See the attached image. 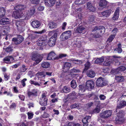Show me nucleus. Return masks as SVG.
<instances>
[{"instance_id": "6e6552de", "label": "nucleus", "mask_w": 126, "mask_h": 126, "mask_svg": "<svg viewBox=\"0 0 126 126\" xmlns=\"http://www.w3.org/2000/svg\"><path fill=\"white\" fill-rule=\"evenodd\" d=\"M47 39L46 37L41 36L37 41V43L39 46H43L47 43Z\"/></svg>"}, {"instance_id": "69168bd1", "label": "nucleus", "mask_w": 126, "mask_h": 126, "mask_svg": "<svg viewBox=\"0 0 126 126\" xmlns=\"http://www.w3.org/2000/svg\"><path fill=\"white\" fill-rule=\"evenodd\" d=\"M65 78L67 80H70L71 79V75H68L65 76Z\"/></svg>"}, {"instance_id": "680f3d73", "label": "nucleus", "mask_w": 126, "mask_h": 126, "mask_svg": "<svg viewBox=\"0 0 126 126\" xmlns=\"http://www.w3.org/2000/svg\"><path fill=\"white\" fill-rule=\"evenodd\" d=\"M119 11L120 7H118L116 8L114 14L119 15Z\"/></svg>"}, {"instance_id": "cd10ccee", "label": "nucleus", "mask_w": 126, "mask_h": 126, "mask_svg": "<svg viewBox=\"0 0 126 126\" xmlns=\"http://www.w3.org/2000/svg\"><path fill=\"white\" fill-rule=\"evenodd\" d=\"M32 25L34 28H37L40 25V24L38 21L35 20L32 22Z\"/></svg>"}, {"instance_id": "e433bc0d", "label": "nucleus", "mask_w": 126, "mask_h": 126, "mask_svg": "<svg viewBox=\"0 0 126 126\" xmlns=\"http://www.w3.org/2000/svg\"><path fill=\"white\" fill-rule=\"evenodd\" d=\"M104 60V57L103 56L99 58H97L95 60L94 63L96 64L101 63L103 62Z\"/></svg>"}, {"instance_id": "5701e85b", "label": "nucleus", "mask_w": 126, "mask_h": 126, "mask_svg": "<svg viewBox=\"0 0 126 126\" xmlns=\"http://www.w3.org/2000/svg\"><path fill=\"white\" fill-rule=\"evenodd\" d=\"M113 58V62L115 63V64L117 66H118L120 64V62L118 61V60L117 58H120L121 57L120 56H112Z\"/></svg>"}, {"instance_id": "bb28decb", "label": "nucleus", "mask_w": 126, "mask_h": 126, "mask_svg": "<svg viewBox=\"0 0 126 126\" xmlns=\"http://www.w3.org/2000/svg\"><path fill=\"white\" fill-rule=\"evenodd\" d=\"M111 11L110 10L105 11L101 13L102 16L104 18L108 17L110 15Z\"/></svg>"}, {"instance_id": "37998d69", "label": "nucleus", "mask_w": 126, "mask_h": 126, "mask_svg": "<svg viewBox=\"0 0 126 126\" xmlns=\"http://www.w3.org/2000/svg\"><path fill=\"white\" fill-rule=\"evenodd\" d=\"M49 28L52 29L56 28V23L53 22H50L49 23Z\"/></svg>"}, {"instance_id": "4468645a", "label": "nucleus", "mask_w": 126, "mask_h": 126, "mask_svg": "<svg viewBox=\"0 0 126 126\" xmlns=\"http://www.w3.org/2000/svg\"><path fill=\"white\" fill-rule=\"evenodd\" d=\"M105 31V29L104 27L103 26H99L96 27L92 31H96L98 32V33H100L101 34H103Z\"/></svg>"}, {"instance_id": "4c0bfd02", "label": "nucleus", "mask_w": 126, "mask_h": 126, "mask_svg": "<svg viewBox=\"0 0 126 126\" xmlns=\"http://www.w3.org/2000/svg\"><path fill=\"white\" fill-rule=\"evenodd\" d=\"M32 60L35 61V62L34 63L33 65H35L38 64L42 60V58H37V59L34 58L33 57L32 58Z\"/></svg>"}, {"instance_id": "423d86ee", "label": "nucleus", "mask_w": 126, "mask_h": 126, "mask_svg": "<svg viewBox=\"0 0 126 126\" xmlns=\"http://www.w3.org/2000/svg\"><path fill=\"white\" fill-rule=\"evenodd\" d=\"M55 55L56 54L53 51H51L48 54L47 59L49 60H56L58 59L59 58H60L63 57V54H60L59 55V57H55Z\"/></svg>"}, {"instance_id": "052dcab7", "label": "nucleus", "mask_w": 126, "mask_h": 126, "mask_svg": "<svg viewBox=\"0 0 126 126\" xmlns=\"http://www.w3.org/2000/svg\"><path fill=\"white\" fill-rule=\"evenodd\" d=\"M119 15L114 14L113 17L112 18V19L114 20H116L119 17Z\"/></svg>"}, {"instance_id": "774afa93", "label": "nucleus", "mask_w": 126, "mask_h": 126, "mask_svg": "<svg viewBox=\"0 0 126 126\" xmlns=\"http://www.w3.org/2000/svg\"><path fill=\"white\" fill-rule=\"evenodd\" d=\"M99 97L100 100H103L105 99L106 96L103 94H101L100 95Z\"/></svg>"}, {"instance_id": "8fccbe9b", "label": "nucleus", "mask_w": 126, "mask_h": 126, "mask_svg": "<svg viewBox=\"0 0 126 126\" xmlns=\"http://www.w3.org/2000/svg\"><path fill=\"white\" fill-rule=\"evenodd\" d=\"M28 115V118L29 119H32L33 117L34 114L31 111L28 112L27 113Z\"/></svg>"}, {"instance_id": "9b49d317", "label": "nucleus", "mask_w": 126, "mask_h": 126, "mask_svg": "<svg viewBox=\"0 0 126 126\" xmlns=\"http://www.w3.org/2000/svg\"><path fill=\"white\" fill-rule=\"evenodd\" d=\"M24 40V38L21 35H18L16 38H13L12 41L16 45H18L21 43Z\"/></svg>"}, {"instance_id": "a211bd4d", "label": "nucleus", "mask_w": 126, "mask_h": 126, "mask_svg": "<svg viewBox=\"0 0 126 126\" xmlns=\"http://www.w3.org/2000/svg\"><path fill=\"white\" fill-rule=\"evenodd\" d=\"M126 106V101H121L119 104L117 105L116 110V112H117L119 109L122 108Z\"/></svg>"}, {"instance_id": "4be33fe9", "label": "nucleus", "mask_w": 126, "mask_h": 126, "mask_svg": "<svg viewBox=\"0 0 126 126\" xmlns=\"http://www.w3.org/2000/svg\"><path fill=\"white\" fill-rule=\"evenodd\" d=\"M112 58V57H110L106 59L104 63V65L106 66L110 65L111 63H113L112 59H113Z\"/></svg>"}, {"instance_id": "72a5a7b5", "label": "nucleus", "mask_w": 126, "mask_h": 126, "mask_svg": "<svg viewBox=\"0 0 126 126\" xmlns=\"http://www.w3.org/2000/svg\"><path fill=\"white\" fill-rule=\"evenodd\" d=\"M79 91L81 93L85 92L86 90H87L86 86L81 85H79Z\"/></svg>"}, {"instance_id": "4d7b16f0", "label": "nucleus", "mask_w": 126, "mask_h": 126, "mask_svg": "<svg viewBox=\"0 0 126 126\" xmlns=\"http://www.w3.org/2000/svg\"><path fill=\"white\" fill-rule=\"evenodd\" d=\"M32 4H37L39 2V0H30Z\"/></svg>"}, {"instance_id": "473e14b6", "label": "nucleus", "mask_w": 126, "mask_h": 126, "mask_svg": "<svg viewBox=\"0 0 126 126\" xmlns=\"http://www.w3.org/2000/svg\"><path fill=\"white\" fill-rule=\"evenodd\" d=\"M52 72H45L40 73L39 74V77L40 76L41 77H44L46 75L50 76H51Z\"/></svg>"}, {"instance_id": "49530a36", "label": "nucleus", "mask_w": 126, "mask_h": 126, "mask_svg": "<svg viewBox=\"0 0 126 126\" xmlns=\"http://www.w3.org/2000/svg\"><path fill=\"white\" fill-rule=\"evenodd\" d=\"M86 1V0H76L75 3L76 4L80 5L84 3Z\"/></svg>"}, {"instance_id": "de8ad7c7", "label": "nucleus", "mask_w": 126, "mask_h": 126, "mask_svg": "<svg viewBox=\"0 0 126 126\" xmlns=\"http://www.w3.org/2000/svg\"><path fill=\"white\" fill-rule=\"evenodd\" d=\"M71 72L72 73H77L80 72V70L77 68L74 67L71 70Z\"/></svg>"}, {"instance_id": "9d476101", "label": "nucleus", "mask_w": 126, "mask_h": 126, "mask_svg": "<svg viewBox=\"0 0 126 126\" xmlns=\"http://www.w3.org/2000/svg\"><path fill=\"white\" fill-rule=\"evenodd\" d=\"M57 33H55L54 35L50 38L48 42L50 46H53L55 44L56 41V38L57 36Z\"/></svg>"}, {"instance_id": "1a4fd4ad", "label": "nucleus", "mask_w": 126, "mask_h": 126, "mask_svg": "<svg viewBox=\"0 0 126 126\" xmlns=\"http://www.w3.org/2000/svg\"><path fill=\"white\" fill-rule=\"evenodd\" d=\"M85 86L87 90L89 91H91L94 88V82L91 80H88L86 82Z\"/></svg>"}, {"instance_id": "412c9836", "label": "nucleus", "mask_w": 126, "mask_h": 126, "mask_svg": "<svg viewBox=\"0 0 126 126\" xmlns=\"http://www.w3.org/2000/svg\"><path fill=\"white\" fill-rule=\"evenodd\" d=\"M10 20L7 17H5L2 19L0 21V25H5L10 23Z\"/></svg>"}, {"instance_id": "ddd939ff", "label": "nucleus", "mask_w": 126, "mask_h": 126, "mask_svg": "<svg viewBox=\"0 0 126 126\" xmlns=\"http://www.w3.org/2000/svg\"><path fill=\"white\" fill-rule=\"evenodd\" d=\"M47 99L44 94H43L39 100L40 104L42 106L47 105Z\"/></svg>"}, {"instance_id": "f257e3e1", "label": "nucleus", "mask_w": 126, "mask_h": 126, "mask_svg": "<svg viewBox=\"0 0 126 126\" xmlns=\"http://www.w3.org/2000/svg\"><path fill=\"white\" fill-rule=\"evenodd\" d=\"M35 12V9L34 6L30 9V10H26L24 11V19L25 20L29 19L31 16H33Z\"/></svg>"}, {"instance_id": "a19ab883", "label": "nucleus", "mask_w": 126, "mask_h": 126, "mask_svg": "<svg viewBox=\"0 0 126 126\" xmlns=\"http://www.w3.org/2000/svg\"><path fill=\"white\" fill-rule=\"evenodd\" d=\"M71 65V63L69 62H65L63 64V69L66 68L67 70H68Z\"/></svg>"}, {"instance_id": "bf43d9fd", "label": "nucleus", "mask_w": 126, "mask_h": 126, "mask_svg": "<svg viewBox=\"0 0 126 126\" xmlns=\"http://www.w3.org/2000/svg\"><path fill=\"white\" fill-rule=\"evenodd\" d=\"M12 50V47L10 46L6 48L5 49L6 51L7 52H11Z\"/></svg>"}, {"instance_id": "aec40b11", "label": "nucleus", "mask_w": 126, "mask_h": 126, "mask_svg": "<svg viewBox=\"0 0 126 126\" xmlns=\"http://www.w3.org/2000/svg\"><path fill=\"white\" fill-rule=\"evenodd\" d=\"M55 0H45V5L48 7L53 6L55 2Z\"/></svg>"}, {"instance_id": "a18cd8bd", "label": "nucleus", "mask_w": 126, "mask_h": 126, "mask_svg": "<svg viewBox=\"0 0 126 126\" xmlns=\"http://www.w3.org/2000/svg\"><path fill=\"white\" fill-rule=\"evenodd\" d=\"M50 64L48 62H44L42 64V66L43 68H47L49 67Z\"/></svg>"}, {"instance_id": "f704fd0d", "label": "nucleus", "mask_w": 126, "mask_h": 126, "mask_svg": "<svg viewBox=\"0 0 126 126\" xmlns=\"http://www.w3.org/2000/svg\"><path fill=\"white\" fill-rule=\"evenodd\" d=\"M118 47L115 48L114 49V51L119 53H121L122 51V49L121 48L122 46L121 44H119L117 45Z\"/></svg>"}, {"instance_id": "0e129e2a", "label": "nucleus", "mask_w": 126, "mask_h": 126, "mask_svg": "<svg viewBox=\"0 0 126 126\" xmlns=\"http://www.w3.org/2000/svg\"><path fill=\"white\" fill-rule=\"evenodd\" d=\"M76 93H75L74 92H73L71 93H70L68 94V97L70 96H76Z\"/></svg>"}, {"instance_id": "f3484780", "label": "nucleus", "mask_w": 126, "mask_h": 126, "mask_svg": "<svg viewBox=\"0 0 126 126\" xmlns=\"http://www.w3.org/2000/svg\"><path fill=\"white\" fill-rule=\"evenodd\" d=\"M87 9L92 12H94L96 10V8L93 6L91 2L87 3Z\"/></svg>"}, {"instance_id": "c03bdc74", "label": "nucleus", "mask_w": 126, "mask_h": 126, "mask_svg": "<svg viewBox=\"0 0 126 126\" xmlns=\"http://www.w3.org/2000/svg\"><path fill=\"white\" fill-rule=\"evenodd\" d=\"M71 85L72 88H75L77 86V84L75 80L73 79L71 82Z\"/></svg>"}, {"instance_id": "c9c22d12", "label": "nucleus", "mask_w": 126, "mask_h": 126, "mask_svg": "<svg viewBox=\"0 0 126 126\" xmlns=\"http://www.w3.org/2000/svg\"><path fill=\"white\" fill-rule=\"evenodd\" d=\"M5 12V10L3 7L0 8V18H1L4 16Z\"/></svg>"}, {"instance_id": "2eb2a0df", "label": "nucleus", "mask_w": 126, "mask_h": 126, "mask_svg": "<svg viewBox=\"0 0 126 126\" xmlns=\"http://www.w3.org/2000/svg\"><path fill=\"white\" fill-rule=\"evenodd\" d=\"M37 91L36 89H33L32 91L29 92L28 95L29 98H33L37 96Z\"/></svg>"}, {"instance_id": "7ed1b4c3", "label": "nucleus", "mask_w": 126, "mask_h": 126, "mask_svg": "<svg viewBox=\"0 0 126 126\" xmlns=\"http://www.w3.org/2000/svg\"><path fill=\"white\" fill-rule=\"evenodd\" d=\"M26 23V21L23 20L16 21V25L18 30L21 31L24 30V27L25 26Z\"/></svg>"}, {"instance_id": "338daca9", "label": "nucleus", "mask_w": 126, "mask_h": 126, "mask_svg": "<svg viewBox=\"0 0 126 126\" xmlns=\"http://www.w3.org/2000/svg\"><path fill=\"white\" fill-rule=\"evenodd\" d=\"M46 32V31L45 30H43L42 31L40 32H36L35 31L34 32V33H37V34H41L43 33H44Z\"/></svg>"}, {"instance_id": "6e6d98bb", "label": "nucleus", "mask_w": 126, "mask_h": 126, "mask_svg": "<svg viewBox=\"0 0 126 126\" xmlns=\"http://www.w3.org/2000/svg\"><path fill=\"white\" fill-rule=\"evenodd\" d=\"M100 111V108H98L97 107L95 108V109L93 110V112L94 113H98Z\"/></svg>"}, {"instance_id": "20e7f679", "label": "nucleus", "mask_w": 126, "mask_h": 126, "mask_svg": "<svg viewBox=\"0 0 126 126\" xmlns=\"http://www.w3.org/2000/svg\"><path fill=\"white\" fill-rule=\"evenodd\" d=\"M48 82V81L45 82V81L44 80H41L39 82H36L32 80L30 81V83L31 84H33L34 85L38 87L41 86L42 87H45V85L44 86L43 85H45L47 84Z\"/></svg>"}, {"instance_id": "0eeeda50", "label": "nucleus", "mask_w": 126, "mask_h": 126, "mask_svg": "<svg viewBox=\"0 0 126 126\" xmlns=\"http://www.w3.org/2000/svg\"><path fill=\"white\" fill-rule=\"evenodd\" d=\"M15 11L13 12L12 15L13 17L15 19H18L22 17L23 19L24 18V16H23V12L21 11H19L17 10H15Z\"/></svg>"}, {"instance_id": "79ce46f5", "label": "nucleus", "mask_w": 126, "mask_h": 126, "mask_svg": "<svg viewBox=\"0 0 126 126\" xmlns=\"http://www.w3.org/2000/svg\"><path fill=\"white\" fill-rule=\"evenodd\" d=\"M66 33H68V34H64L63 35L65 36L64 38L65 40L67 39L70 36L71 33L70 31H67L65 32Z\"/></svg>"}, {"instance_id": "864d4df0", "label": "nucleus", "mask_w": 126, "mask_h": 126, "mask_svg": "<svg viewBox=\"0 0 126 126\" xmlns=\"http://www.w3.org/2000/svg\"><path fill=\"white\" fill-rule=\"evenodd\" d=\"M115 36V34L111 35L108 39V41L109 42H111L113 40L114 37Z\"/></svg>"}, {"instance_id": "a878e982", "label": "nucleus", "mask_w": 126, "mask_h": 126, "mask_svg": "<svg viewBox=\"0 0 126 126\" xmlns=\"http://www.w3.org/2000/svg\"><path fill=\"white\" fill-rule=\"evenodd\" d=\"M91 117L89 116H86L83 118L82 119V122L83 123V125L88 124L89 122L90 121Z\"/></svg>"}, {"instance_id": "7c9ffc66", "label": "nucleus", "mask_w": 126, "mask_h": 126, "mask_svg": "<svg viewBox=\"0 0 126 126\" xmlns=\"http://www.w3.org/2000/svg\"><path fill=\"white\" fill-rule=\"evenodd\" d=\"M87 76L91 78H94L95 75V72L92 70H89L87 73Z\"/></svg>"}, {"instance_id": "c756f323", "label": "nucleus", "mask_w": 126, "mask_h": 126, "mask_svg": "<svg viewBox=\"0 0 126 126\" xmlns=\"http://www.w3.org/2000/svg\"><path fill=\"white\" fill-rule=\"evenodd\" d=\"M108 2L105 0H100L99 2V6L103 8H105Z\"/></svg>"}, {"instance_id": "6ab92c4d", "label": "nucleus", "mask_w": 126, "mask_h": 126, "mask_svg": "<svg viewBox=\"0 0 126 126\" xmlns=\"http://www.w3.org/2000/svg\"><path fill=\"white\" fill-rule=\"evenodd\" d=\"M14 60L13 57L12 56L7 57L3 59V61L6 63L10 64L12 63V61Z\"/></svg>"}, {"instance_id": "f8f14e48", "label": "nucleus", "mask_w": 126, "mask_h": 126, "mask_svg": "<svg viewBox=\"0 0 126 126\" xmlns=\"http://www.w3.org/2000/svg\"><path fill=\"white\" fill-rule=\"evenodd\" d=\"M126 68L123 66H120L116 69L111 70V73L114 75L118 74L120 72V71H125L126 69Z\"/></svg>"}, {"instance_id": "e2e57ef3", "label": "nucleus", "mask_w": 126, "mask_h": 126, "mask_svg": "<svg viewBox=\"0 0 126 126\" xmlns=\"http://www.w3.org/2000/svg\"><path fill=\"white\" fill-rule=\"evenodd\" d=\"M64 10V11H63V13H64V14L65 15V16H67L68 15V9L66 7V8H65ZM64 15V14H63V16Z\"/></svg>"}, {"instance_id": "603ef678", "label": "nucleus", "mask_w": 126, "mask_h": 126, "mask_svg": "<svg viewBox=\"0 0 126 126\" xmlns=\"http://www.w3.org/2000/svg\"><path fill=\"white\" fill-rule=\"evenodd\" d=\"M38 37V35L35 34H31L29 36L30 38L33 40Z\"/></svg>"}, {"instance_id": "393cba45", "label": "nucleus", "mask_w": 126, "mask_h": 126, "mask_svg": "<svg viewBox=\"0 0 126 126\" xmlns=\"http://www.w3.org/2000/svg\"><path fill=\"white\" fill-rule=\"evenodd\" d=\"M26 8L25 6L21 5H17L15 7V10L16 9L19 11L23 12L24 11H25V9Z\"/></svg>"}, {"instance_id": "2f4dec72", "label": "nucleus", "mask_w": 126, "mask_h": 126, "mask_svg": "<svg viewBox=\"0 0 126 126\" xmlns=\"http://www.w3.org/2000/svg\"><path fill=\"white\" fill-rule=\"evenodd\" d=\"M115 76V80L116 82H122L124 80V77L123 76L116 75Z\"/></svg>"}, {"instance_id": "39448f33", "label": "nucleus", "mask_w": 126, "mask_h": 126, "mask_svg": "<svg viewBox=\"0 0 126 126\" xmlns=\"http://www.w3.org/2000/svg\"><path fill=\"white\" fill-rule=\"evenodd\" d=\"M96 84L97 86L103 87L106 85L107 84V82L105 79L101 77L98 78L96 81Z\"/></svg>"}, {"instance_id": "3c124183", "label": "nucleus", "mask_w": 126, "mask_h": 126, "mask_svg": "<svg viewBox=\"0 0 126 126\" xmlns=\"http://www.w3.org/2000/svg\"><path fill=\"white\" fill-rule=\"evenodd\" d=\"M70 91V89L69 87L66 86L63 87V93H67L69 92Z\"/></svg>"}, {"instance_id": "ea45409f", "label": "nucleus", "mask_w": 126, "mask_h": 126, "mask_svg": "<svg viewBox=\"0 0 126 126\" xmlns=\"http://www.w3.org/2000/svg\"><path fill=\"white\" fill-rule=\"evenodd\" d=\"M95 18V16L93 15H92L90 16L89 19L87 23L90 24L91 23L94 21Z\"/></svg>"}, {"instance_id": "f03ea898", "label": "nucleus", "mask_w": 126, "mask_h": 126, "mask_svg": "<svg viewBox=\"0 0 126 126\" xmlns=\"http://www.w3.org/2000/svg\"><path fill=\"white\" fill-rule=\"evenodd\" d=\"M116 114L118 119L116 118L115 119V123L121 124L123 123L124 121V111L122 110H119V112L117 113Z\"/></svg>"}, {"instance_id": "dca6fc26", "label": "nucleus", "mask_w": 126, "mask_h": 126, "mask_svg": "<svg viewBox=\"0 0 126 126\" xmlns=\"http://www.w3.org/2000/svg\"><path fill=\"white\" fill-rule=\"evenodd\" d=\"M111 111L106 110L101 113L100 115L102 118H106L110 116L111 114Z\"/></svg>"}, {"instance_id": "c85d7f7f", "label": "nucleus", "mask_w": 126, "mask_h": 126, "mask_svg": "<svg viewBox=\"0 0 126 126\" xmlns=\"http://www.w3.org/2000/svg\"><path fill=\"white\" fill-rule=\"evenodd\" d=\"M84 29V28L82 26H81L78 27L76 29H75L74 31L76 33H81Z\"/></svg>"}, {"instance_id": "13d9d810", "label": "nucleus", "mask_w": 126, "mask_h": 126, "mask_svg": "<svg viewBox=\"0 0 126 126\" xmlns=\"http://www.w3.org/2000/svg\"><path fill=\"white\" fill-rule=\"evenodd\" d=\"M27 80V79L26 78H24L22 80L21 82V83L22 84L23 87H24L26 85L25 83V81H26Z\"/></svg>"}, {"instance_id": "5fc2aeb1", "label": "nucleus", "mask_w": 126, "mask_h": 126, "mask_svg": "<svg viewBox=\"0 0 126 126\" xmlns=\"http://www.w3.org/2000/svg\"><path fill=\"white\" fill-rule=\"evenodd\" d=\"M20 65V64L19 63H16L15 65L11 66L10 67V69H13V68H17L18 66H19Z\"/></svg>"}, {"instance_id": "b1692460", "label": "nucleus", "mask_w": 126, "mask_h": 126, "mask_svg": "<svg viewBox=\"0 0 126 126\" xmlns=\"http://www.w3.org/2000/svg\"><path fill=\"white\" fill-rule=\"evenodd\" d=\"M91 64V62L89 60H87L86 63L84 64V69L83 72H84L87 71L88 69H89L90 67Z\"/></svg>"}, {"instance_id": "58836bf2", "label": "nucleus", "mask_w": 126, "mask_h": 126, "mask_svg": "<svg viewBox=\"0 0 126 126\" xmlns=\"http://www.w3.org/2000/svg\"><path fill=\"white\" fill-rule=\"evenodd\" d=\"M70 108L71 109L76 108L77 109H79L81 108V106L78 104L75 103L70 105Z\"/></svg>"}, {"instance_id": "09e8293b", "label": "nucleus", "mask_w": 126, "mask_h": 126, "mask_svg": "<svg viewBox=\"0 0 126 126\" xmlns=\"http://www.w3.org/2000/svg\"><path fill=\"white\" fill-rule=\"evenodd\" d=\"M73 62L77 64H81L82 63V61L81 60H73Z\"/></svg>"}]
</instances>
